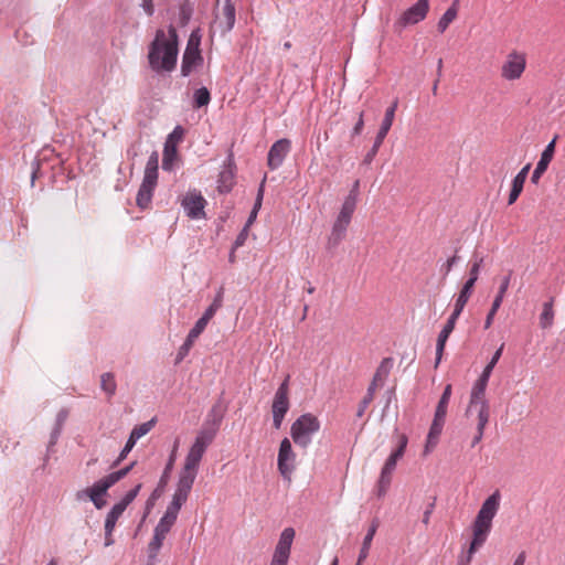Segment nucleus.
Wrapping results in <instances>:
<instances>
[{"label": "nucleus", "mask_w": 565, "mask_h": 565, "mask_svg": "<svg viewBox=\"0 0 565 565\" xmlns=\"http://www.w3.org/2000/svg\"><path fill=\"white\" fill-rule=\"evenodd\" d=\"M215 407L212 408L210 416H213L212 425L207 426L205 424L196 434L193 444L191 445L182 469L178 476V482L175 486L174 493L172 495V500L168 505L164 514L159 520L157 526L154 527V533L152 541L149 544V548L151 552H157L161 546L170 532L171 527L177 521L178 514L182 508V505L186 502L189 494L192 490L194 481L196 479L200 462L216 436V431L218 429V425L222 418V415H216Z\"/></svg>", "instance_id": "1"}, {"label": "nucleus", "mask_w": 565, "mask_h": 565, "mask_svg": "<svg viewBox=\"0 0 565 565\" xmlns=\"http://www.w3.org/2000/svg\"><path fill=\"white\" fill-rule=\"evenodd\" d=\"M178 56V34L173 26H170L168 34L159 30L149 51V64L152 70L171 71L174 68Z\"/></svg>", "instance_id": "2"}, {"label": "nucleus", "mask_w": 565, "mask_h": 565, "mask_svg": "<svg viewBox=\"0 0 565 565\" xmlns=\"http://www.w3.org/2000/svg\"><path fill=\"white\" fill-rule=\"evenodd\" d=\"M501 494L495 490L482 503L477 516L472 523V540L469 547V557L487 541L488 535L492 529V521L500 509Z\"/></svg>", "instance_id": "3"}, {"label": "nucleus", "mask_w": 565, "mask_h": 565, "mask_svg": "<svg viewBox=\"0 0 565 565\" xmlns=\"http://www.w3.org/2000/svg\"><path fill=\"white\" fill-rule=\"evenodd\" d=\"M320 427L319 418L311 413H306L291 424L290 436L298 447L306 449L312 443L313 436L320 430Z\"/></svg>", "instance_id": "4"}, {"label": "nucleus", "mask_w": 565, "mask_h": 565, "mask_svg": "<svg viewBox=\"0 0 565 565\" xmlns=\"http://www.w3.org/2000/svg\"><path fill=\"white\" fill-rule=\"evenodd\" d=\"M356 207V193L351 192L344 199L340 212L332 225L331 233L328 237L329 247H335L344 238L347 230L351 223L352 215Z\"/></svg>", "instance_id": "5"}, {"label": "nucleus", "mask_w": 565, "mask_h": 565, "mask_svg": "<svg viewBox=\"0 0 565 565\" xmlns=\"http://www.w3.org/2000/svg\"><path fill=\"white\" fill-rule=\"evenodd\" d=\"M356 207V193L351 192L344 199L340 212L332 225L331 233L328 237L329 247H335L344 238L347 230L351 223L352 215Z\"/></svg>", "instance_id": "6"}, {"label": "nucleus", "mask_w": 565, "mask_h": 565, "mask_svg": "<svg viewBox=\"0 0 565 565\" xmlns=\"http://www.w3.org/2000/svg\"><path fill=\"white\" fill-rule=\"evenodd\" d=\"M526 63L527 58L525 52L519 50L510 51L500 66L501 78L507 82L520 79L526 70Z\"/></svg>", "instance_id": "7"}, {"label": "nucleus", "mask_w": 565, "mask_h": 565, "mask_svg": "<svg viewBox=\"0 0 565 565\" xmlns=\"http://www.w3.org/2000/svg\"><path fill=\"white\" fill-rule=\"evenodd\" d=\"M489 379V376L481 374L475 382L470 393L469 405L466 411L467 416L490 415L489 403L486 398Z\"/></svg>", "instance_id": "8"}, {"label": "nucleus", "mask_w": 565, "mask_h": 565, "mask_svg": "<svg viewBox=\"0 0 565 565\" xmlns=\"http://www.w3.org/2000/svg\"><path fill=\"white\" fill-rule=\"evenodd\" d=\"M288 394V379H286L277 388L271 405L273 424L276 429L281 427L285 415L289 411L290 403Z\"/></svg>", "instance_id": "9"}, {"label": "nucleus", "mask_w": 565, "mask_h": 565, "mask_svg": "<svg viewBox=\"0 0 565 565\" xmlns=\"http://www.w3.org/2000/svg\"><path fill=\"white\" fill-rule=\"evenodd\" d=\"M203 58L200 53V38L192 33L186 44V49L183 54L181 73L183 76L190 75V73L201 65Z\"/></svg>", "instance_id": "10"}, {"label": "nucleus", "mask_w": 565, "mask_h": 565, "mask_svg": "<svg viewBox=\"0 0 565 565\" xmlns=\"http://www.w3.org/2000/svg\"><path fill=\"white\" fill-rule=\"evenodd\" d=\"M397 105H398V100L395 99L393 102V104L386 109L384 118L381 122V127L375 137L374 145H373L372 149L370 150V152L365 156L364 161L366 163H370L373 160V158L376 156L380 147L382 146L385 137L387 136V134L393 125V121H394Z\"/></svg>", "instance_id": "11"}, {"label": "nucleus", "mask_w": 565, "mask_h": 565, "mask_svg": "<svg viewBox=\"0 0 565 565\" xmlns=\"http://www.w3.org/2000/svg\"><path fill=\"white\" fill-rule=\"evenodd\" d=\"M115 483L110 481L108 476L96 481L92 487L81 491L77 493V498L79 500L84 498H89V500L94 503L96 509H102L106 504V500L104 497L106 495L109 488H111Z\"/></svg>", "instance_id": "12"}, {"label": "nucleus", "mask_w": 565, "mask_h": 565, "mask_svg": "<svg viewBox=\"0 0 565 565\" xmlns=\"http://www.w3.org/2000/svg\"><path fill=\"white\" fill-rule=\"evenodd\" d=\"M205 205L206 200L198 190L186 192L181 200V206L183 207L186 216L192 220L205 217Z\"/></svg>", "instance_id": "13"}, {"label": "nucleus", "mask_w": 565, "mask_h": 565, "mask_svg": "<svg viewBox=\"0 0 565 565\" xmlns=\"http://www.w3.org/2000/svg\"><path fill=\"white\" fill-rule=\"evenodd\" d=\"M295 461L296 454L292 450L291 441L288 438H284L280 441L277 459L278 470L284 479L290 480L296 468Z\"/></svg>", "instance_id": "14"}, {"label": "nucleus", "mask_w": 565, "mask_h": 565, "mask_svg": "<svg viewBox=\"0 0 565 565\" xmlns=\"http://www.w3.org/2000/svg\"><path fill=\"white\" fill-rule=\"evenodd\" d=\"M429 10V0H418L414 6L405 10L396 21V25L405 28L423 21Z\"/></svg>", "instance_id": "15"}, {"label": "nucleus", "mask_w": 565, "mask_h": 565, "mask_svg": "<svg viewBox=\"0 0 565 565\" xmlns=\"http://www.w3.org/2000/svg\"><path fill=\"white\" fill-rule=\"evenodd\" d=\"M296 532L292 527H286L280 533L273 557V565H286Z\"/></svg>", "instance_id": "16"}, {"label": "nucleus", "mask_w": 565, "mask_h": 565, "mask_svg": "<svg viewBox=\"0 0 565 565\" xmlns=\"http://www.w3.org/2000/svg\"><path fill=\"white\" fill-rule=\"evenodd\" d=\"M291 148L290 140L284 138L277 140L268 151L267 164L271 170L279 168Z\"/></svg>", "instance_id": "17"}, {"label": "nucleus", "mask_w": 565, "mask_h": 565, "mask_svg": "<svg viewBox=\"0 0 565 565\" xmlns=\"http://www.w3.org/2000/svg\"><path fill=\"white\" fill-rule=\"evenodd\" d=\"M511 276H512V271H509L504 277H502L499 290H498V292L492 301L491 308L486 317L484 329H489L492 326L494 317H495L498 310L500 309V307L503 302V299L505 297V294L509 289V286L511 282Z\"/></svg>", "instance_id": "18"}, {"label": "nucleus", "mask_w": 565, "mask_h": 565, "mask_svg": "<svg viewBox=\"0 0 565 565\" xmlns=\"http://www.w3.org/2000/svg\"><path fill=\"white\" fill-rule=\"evenodd\" d=\"M557 136H555L548 143L547 146L545 147V149L543 150L542 154H541V158L533 171V174H532V182L533 183H537L540 178L542 177V174L547 170L548 168V164L551 163L553 157H554V152H555V145H556V140H557Z\"/></svg>", "instance_id": "19"}, {"label": "nucleus", "mask_w": 565, "mask_h": 565, "mask_svg": "<svg viewBox=\"0 0 565 565\" xmlns=\"http://www.w3.org/2000/svg\"><path fill=\"white\" fill-rule=\"evenodd\" d=\"M216 22L222 32H228L235 24V7L232 0H224L222 8L216 14Z\"/></svg>", "instance_id": "20"}, {"label": "nucleus", "mask_w": 565, "mask_h": 565, "mask_svg": "<svg viewBox=\"0 0 565 565\" xmlns=\"http://www.w3.org/2000/svg\"><path fill=\"white\" fill-rule=\"evenodd\" d=\"M407 437L405 435H401L398 439V445L395 450L392 451V454L386 459L381 472L392 476L397 461L404 456L406 446H407Z\"/></svg>", "instance_id": "21"}, {"label": "nucleus", "mask_w": 565, "mask_h": 565, "mask_svg": "<svg viewBox=\"0 0 565 565\" xmlns=\"http://www.w3.org/2000/svg\"><path fill=\"white\" fill-rule=\"evenodd\" d=\"M157 186V180L143 178L138 190L136 202L141 209H147L151 203L153 191Z\"/></svg>", "instance_id": "22"}, {"label": "nucleus", "mask_w": 565, "mask_h": 565, "mask_svg": "<svg viewBox=\"0 0 565 565\" xmlns=\"http://www.w3.org/2000/svg\"><path fill=\"white\" fill-rule=\"evenodd\" d=\"M206 324L203 321L198 320L194 327L190 330L184 343L180 347L178 353V362L182 361L191 350L194 341L199 338V335L204 331Z\"/></svg>", "instance_id": "23"}, {"label": "nucleus", "mask_w": 565, "mask_h": 565, "mask_svg": "<svg viewBox=\"0 0 565 565\" xmlns=\"http://www.w3.org/2000/svg\"><path fill=\"white\" fill-rule=\"evenodd\" d=\"M126 508H124L118 502L110 509L105 520V534H106V544H110L111 534L116 526L118 519L122 515Z\"/></svg>", "instance_id": "24"}, {"label": "nucleus", "mask_w": 565, "mask_h": 565, "mask_svg": "<svg viewBox=\"0 0 565 565\" xmlns=\"http://www.w3.org/2000/svg\"><path fill=\"white\" fill-rule=\"evenodd\" d=\"M454 329H455V326L446 322L438 334L437 343H436V361H435L436 367L439 365V363L443 359V354L445 351L447 340H448L449 335L451 334V332L454 331Z\"/></svg>", "instance_id": "25"}, {"label": "nucleus", "mask_w": 565, "mask_h": 565, "mask_svg": "<svg viewBox=\"0 0 565 565\" xmlns=\"http://www.w3.org/2000/svg\"><path fill=\"white\" fill-rule=\"evenodd\" d=\"M234 179H235V173H234V169H233L232 164L225 166L221 170L220 175H218V180H217L218 191L222 193L230 192L234 185Z\"/></svg>", "instance_id": "26"}, {"label": "nucleus", "mask_w": 565, "mask_h": 565, "mask_svg": "<svg viewBox=\"0 0 565 565\" xmlns=\"http://www.w3.org/2000/svg\"><path fill=\"white\" fill-rule=\"evenodd\" d=\"M553 298L542 306V312L540 315V327L542 329H550L554 323L555 312L553 309Z\"/></svg>", "instance_id": "27"}, {"label": "nucleus", "mask_w": 565, "mask_h": 565, "mask_svg": "<svg viewBox=\"0 0 565 565\" xmlns=\"http://www.w3.org/2000/svg\"><path fill=\"white\" fill-rule=\"evenodd\" d=\"M177 157H178V147L164 143L162 169L167 170V171H171L174 167Z\"/></svg>", "instance_id": "28"}, {"label": "nucleus", "mask_w": 565, "mask_h": 565, "mask_svg": "<svg viewBox=\"0 0 565 565\" xmlns=\"http://www.w3.org/2000/svg\"><path fill=\"white\" fill-rule=\"evenodd\" d=\"M393 367V360L391 358H385L380 363L379 367L376 369V372L373 376V380L375 382H379L380 385H383L386 381L391 370Z\"/></svg>", "instance_id": "29"}, {"label": "nucleus", "mask_w": 565, "mask_h": 565, "mask_svg": "<svg viewBox=\"0 0 565 565\" xmlns=\"http://www.w3.org/2000/svg\"><path fill=\"white\" fill-rule=\"evenodd\" d=\"M450 396H451V385L448 384V385H446V387L443 392V395L438 402V405L436 407V412H435L436 417H438V418L446 417L447 407H448V403L450 401Z\"/></svg>", "instance_id": "30"}, {"label": "nucleus", "mask_w": 565, "mask_h": 565, "mask_svg": "<svg viewBox=\"0 0 565 565\" xmlns=\"http://www.w3.org/2000/svg\"><path fill=\"white\" fill-rule=\"evenodd\" d=\"M223 301V289H220L212 305L205 310L203 316L199 319L207 326L209 321L213 318L215 312L221 308Z\"/></svg>", "instance_id": "31"}, {"label": "nucleus", "mask_w": 565, "mask_h": 565, "mask_svg": "<svg viewBox=\"0 0 565 565\" xmlns=\"http://www.w3.org/2000/svg\"><path fill=\"white\" fill-rule=\"evenodd\" d=\"M154 424H156V419L152 418L146 423H142L141 425L136 426L131 430L128 438L131 439L136 444L141 437L147 435L152 429Z\"/></svg>", "instance_id": "32"}, {"label": "nucleus", "mask_w": 565, "mask_h": 565, "mask_svg": "<svg viewBox=\"0 0 565 565\" xmlns=\"http://www.w3.org/2000/svg\"><path fill=\"white\" fill-rule=\"evenodd\" d=\"M100 388L108 395V397H111L116 393L117 384L113 373L107 372L102 374Z\"/></svg>", "instance_id": "33"}, {"label": "nucleus", "mask_w": 565, "mask_h": 565, "mask_svg": "<svg viewBox=\"0 0 565 565\" xmlns=\"http://www.w3.org/2000/svg\"><path fill=\"white\" fill-rule=\"evenodd\" d=\"M457 13L455 4L446 10L437 23V28L440 33H444L447 30L449 24L457 18Z\"/></svg>", "instance_id": "34"}, {"label": "nucleus", "mask_w": 565, "mask_h": 565, "mask_svg": "<svg viewBox=\"0 0 565 565\" xmlns=\"http://www.w3.org/2000/svg\"><path fill=\"white\" fill-rule=\"evenodd\" d=\"M158 162H159L158 153L152 152L147 161L143 178L153 179V180L158 181Z\"/></svg>", "instance_id": "35"}, {"label": "nucleus", "mask_w": 565, "mask_h": 565, "mask_svg": "<svg viewBox=\"0 0 565 565\" xmlns=\"http://www.w3.org/2000/svg\"><path fill=\"white\" fill-rule=\"evenodd\" d=\"M477 416V434L472 439L471 447H475L483 438L486 426L489 422L490 415H476Z\"/></svg>", "instance_id": "36"}, {"label": "nucleus", "mask_w": 565, "mask_h": 565, "mask_svg": "<svg viewBox=\"0 0 565 565\" xmlns=\"http://www.w3.org/2000/svg\"><path fill=\"white\" fill-rule=\"evenodd\" d=\"M211 95L207 88L201 87L194 92V106L196 108L209 105Z\"/></svg>", "instance_id": "37"}, {"label": "nucleus", "mask_w": 565, "mask_h": 565, "mask_svg": "<svg viewBox=\"0 0 565 565\" xmlns=\"http://www.w3.org/2000/svg\"><path fill=\"white\" fill-rule=\"evenodd\" d=\"M392 476L381 472L377 486H376V494L379 498H383L391 484Z\"/></svg>", "instance_id": "38"}, {"label": "nucleus", "mask_w": 565, "mask_h": 565, "mask_svg": "<svg viewBox=\"0 0 565 565\" xmlns=\"http://www.w3.org/2000/svg\"><path fill=\"white\" fill-rule=\"evenodd\" d=\"M183 137L184 129L181 126H175L174 129L168 135L164 143L178 147Z\"/></svg>", "instance_id": "39"}, {"label": "nucleus", "mask_w": 565, "mask_h": 565, "mask_svg": "<svg viewBox=\"0 0 565 565\" xmlns=\"http://www.w3.org/2000/svg\"><path fill=\"white\" fill-rule=\"evenodd\" d=\"M503 348H504V344H501L500 348L493 353L491 360L484 366L481 374L489 376V377L491 376V373H492L495 364L498 363V361L500 360V358L502 355Z\"/></svg>", "instance_id": "40"}, {"label": "nucleus", "mask_w": 565, "mask_h": 565, "mask_svg": "<svg viewBox=\"0 0 565 565\" xmlns=\"http://www.w3.org/2000/svg\"><path fill=\"white\" fill-rule=\"evenodd\" d=\"M523 186H524V182L519 181L516 179L512 180V186H511V191H510L509 200H508L509 205H512L518 200V198L520 196V194L523 190Z\"/></svg>", "instance_id": "41"}, {"label": "nucleus", "mask_w": 565, "mask_h": 565, "mask_svg": "<svg viewBox=\"0 0 565 565\" xmlns=\"http://www.w3.org/2000/svg\"><path fill=\"white\" fill-rule=\"evenodd\" d=\"M445 418H438L434 416V420L431 423V426L429 428L428 436H430V440L438 439L444 427Z\"/></svg>", "instance_id": "42"}, {"label": "nucleus", "mask_w": 565, "mask_h": 565, "mask_svg": "<svg viewBox=\"0 0 565 565\" xmlns=\"http://www.w3.org/2000/svg\"><path fill=\"white\" fill-rule=\"evenodd\" d=\"M142 484L141 483H138L136 484V487L134 489H131L130 491H128L124 497L122 499L118 502L119 504H121L124 508L127 509V507L136 499V497L138 495L140 489H141Z\"/></svg>", "instance_id": "43"}, {"label": "nucleus", "mask_w": 565, "mask_h": 565, "mask_svg": "<svg viewBox=\"0 0 565 565\" xmlns=\"http://www.w3.org/2000/svg\"><path fill=\"white\" fill-rule=\"evenodd\" d=\"M135 465H136V462H131L129 466H127L120 470L114 471L107 476L110 478V481H113L114 483H117L119 480L125 478L131 471V469L134 468Z\"/></svg>", "instance_id": "44"}, {"label": "nucleus", "mask_w": 565, "mask_h": 565, "mask_svg": "<svg viewBox=\"0 0 565 565\" xmlns=\"http://www.w3.org/2000/svg\"><path fill=\"white\" fill-rule=\"evenodd\" d=\"M376 529H377V524L376 523H373L370 526V529H369V531H367V533H366V535H365V537L363 540L362 554H364L369 550V547L371 545V542H372V540H373V537H374V535L376 533Z\"/></svg>", "instance_id": "45"}, {"label": "nucleus", "mask_w": 565, "mask_h": 565, "mask_svg": "<svg viewBox=\"0 0 565 565\" xmlns=\"http://www.w3.org/2000/svg\"><path fill=\"white\" fill-rule=\"evenodd\" d=\"M140 8L143 10V12L151 17L154 13V0H140Z\"/></svg>", "instance_id": "46"}, {"label": "nucleus", "mask_w": 565, "mask_h": 565, "mask_svg": "<svg viewBox=\"0 0 565 565\" xmlns=\"http://www.w3.org/2000/svg\"><path fill=\"white\" fill-rule=\"evenodd\" d=\"M265 181H266V177L263 179L260 185H259V189H258V192H257V196H256V201H255V204H254V207H253V211H256L258 213L260 206H262V201H263V196H264V186H265Z\"/></svg>", "instance_id": "47"}, {"label": "nucleus", "mask_w": 565, "mask_h": 565, "mask_svg": "<svg viewBox=\"0 0 565 565\" xmlns=\"http://www.w3.org/2000/svg\"><path fill=\"white\" fill-rule=\"evenodd\" d=\"M135 443L128 438L125 447L122 448V450L120 451L119 456H118V459H117V463L120 462L121 460H124L127 455L131 451V449L135 447Z\"/></svg>", "instance_id": "48"}, {"label": "nucleus", "mask_w": 565, "mask_h": 565, "mask_svg": "<svg viewBox=\"0 0 565 565\" xmlns=\"http://www.w3.org/2000/svg\"><path fill=\"white\" fill-rule=\"evenodd\" d=\"M380 383L379 382H375L374 380H372L370 386L367 387V392H366V395H365V403H371L374 398V393L376 391L377 387H380Z\"/></svg>", "instance_id": "49"}, {"label": "nucleus", "mask_w": 565, "mask_h": 565, "mask_svg": "<svg viewBox=\"0 0 565 565\" xmlns=\"http://www.w3.org/2000/svg\"><path fill=\"white\" fill-rule=\"evenodd\" d=\"M62 422H63V417H62V415H58V423H57L56 428L53 430V433L51 435L50 446L55 445V443L61 434Z\"/></svg>", "instance_id": "50"}, {"label": "nucleus", "mask_w": 565, "mask_h": 565, "mask_svg": "<svg viewBox=\"0 0 565 565\" xmlns=\"http://www.w3.org/2000/svg\"><path fill=\"white\" fill-rule=\"evenodd\" d=\"M247 235H248V228L247 226H244V228L242 230V232L237 235L236 239H235V247H239V246H243L246 238H247Z\"/></svg>", "instance_id": "51"}, {"label": "nucleus", "mask_w": 565, "mask_h": 565, "mask_svg": "<svg viewBox=\"0 0 565 565\" xmlns=\"http://www.w3.org/2000/svg\"><path fill=\"white\" fill-rule=\"evenodd\" d=\"M481 265H482V258L476 260L470 268L469 277L478 279Z\"/></svg>", "instance_id": "52"}, {"label": "nucleus", "mask_w": 565, "mask_h": 565, "mask_svg": "<svg viewBox=\"0 0 565 565\" xmlns=\"http://www.w3.org/2000/svg\"><path fill=\"white\" fill-rule=\"evenodd\" d=\"M529 171H530V164H526L524 166L520 172L514 177V179L519 180V181H522L525 183V180L527 178V174H529Z\"/></svg>", "instance_id": "53"}, {"label": "nucleus", "mask_w": 565, "mask_h": 565, "mask_svg": "<svg viewBox=\"0 0 565 565\" xmlns=\"http://www.w3.org/2000/svg\"><path fill=\"white\" fill-rule=\"evenodd\" d=\"M363 127H364L363 113H361L359 116L358 122L353 127V131H352L353 135H360L363 130Z\"/></svg>", "instance_id": "54"}, {"label": "nucleus", "mask_w": 565, "mask_h": 565, "mask_svg": "<svg viewBox=\"0 0 565 565\" xmlns=\"http://www.w3.org/2000/svg\"><path fill=\"white\" fill-rule=\"evenodd\" d=\"M456 262H457V256H456V255H454L452 257H450V258L446 262V264L444 265L445 274H446V275L450 273V270L452 269V267H454V265L456 264Z\"/></svg>", "instance_id": "55"}, {"label": "nucleus", "mask_w": 565, "mask_h": 565, "mask_svg": "<svg viewBox=\"0 0 565 565\" xmlns=\"http://www.w3.org/2000/svg\"><path fill=\"white\" fill-rule=\"evenodd\" d=\"M477 280H478L477 278L469 277L461 289H463L466 291H470L472 294V290H473V287H475V284Z\"/></svg>", "instance_id": "56"}, {"label": "nucleus", "mask_w": 565, "mask_h": 565, "mask_svg": "<svg viewBox=\"0 0 565 565\" xmlns=\"http://www.w3.org/2000/svg\"><path fill=\"white\" fill-rule=\"evenodd\" d=\"M477 280H478L477 278L469 277L461 289H463L466 291H470L472 294V290H473V287H475V284Z\"/></svg>", "instance_id": "57"}, {"label": "nucleus", "mask_w": 565, "mask_h": 565, "mask_svg": "<svg viewBox=\"0 0 565 565\" xmlns=\"http://www.w3.org/2000/svg\"><path fill=\"white\" fill-rule=\"evenodd\" d=\"M177 449H178V441H175V444H174L172 454H171V456L169 458V462H168L167 468H166V472H168L172 468V466L174 463Z\"/></svg>", "instance_id": "58"}, {"label": "nucleus", "mask_w": 565, "mask_h": 565, "mask_svg": "<svg viewBox=\"0 0 565 565\" xmlns=\"http://www.w3.org/2000/svg\"><path fill=\"white\" fill-rule=\"evenodd\" d=\"M471 295L472 294L470 291H466V290L461 289L459 295H458V297H457V300L462 301V302H465L467 305V302L470 299Z\"/></svg>", "instance_id": "59"}, {"label": "nucleus", "mask_w": 565, "mask_h": 565, "mask_svg": "<svg viewBox=\"0 0 565 565\" xmlns=\"http://www.w3.org/2000/svg\"><path fill=\"white\" fill-rule=\"evenodd\" d=\"M437 441H438V439L430 440V436L427 435V441H426V446H425V455L430 452V450L433 448H435V446L437 445Z\"/></svg>", "instance_id": "60"}, {"label": "nucleus", "mask_w": 565, "mask_h": 565, "mask_svg": "<svg viewBox=\"0 0 565 565\" xmlns=\"http://www.w3.org/2000/svg\"><path fill=\"white\" fill-rule=\"evenodd\" d=\"M433 509H434V503H430L428 509L424 512L423 522L425 524H428Z\"/></svg>", "instance_id": "61"}, {"label": "nucleus", "mask_w": 565, "mask_h": 565, "mask_svg": "<svg viewBox=\"0 0 565 565\" xmlns=\"http://www.w3.org/2000/svg\"><path fill=\"white\" fill-rule=\"evenodd\" d=\"M526 561V553L521 552L514 561V565H523Z\"/></svg>", "instance_id": "62"}, {"label": "nucleus", "mask_w": 565, "mask_h": 565, "mask_svg": "<svg viewBox=\"0 0 565 565\" xmlns=\"http://www.w3.org/2000/svg\"><path fill=\"white\" fill-rule=\"evenodd\" d=\"M461 313L457 312V311H454L451 312V315L449 316L447 322L452 324V326H456V322L458 320V318L460 317Z\"/></svg>", "instance_id": "63"}, {"label": "nucleus", "mask_w": 565, "mask_h": 565, "mask_svg": "<svg viewBox=\"0 0 565 565\" xmlns=\"http://www.w3.org/2000/svg\"><path fill=\"white\" fill-rule=\"evenodd\" d=\"M465 306H466L465 302L459 301V300L456 299L455 305H454V311H457V312L461 313L463 308H465Z\"/></svg>", "instance_id": "64"}]
</instances>
